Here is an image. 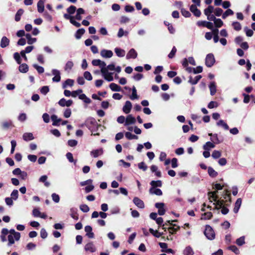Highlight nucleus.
Instances as JSON below:
<instances>
[{"label":"nucleus","instance_id":"1","mask_svg":"<svg viewBox=\"0 0 255 255\" xmlns=\"http://www.w3.org/2000/svg\"><path fill=\"white\" fill-rule=\"evenodd\" d=\"M92 63L94 66H99L102 76L106 80L110 82L114 80L113 73L107 71V66L104 61L95 59L92 61Z\"/></svg>","mask_w":255,"mask_h":255},{"label":"nucleus","instance_id":"2","mask_svg":"<svg viewBox=\"0 0 255 255\" xmlns=\"http://www.w3.org/2000/svg\"><path fill=\"white\" fill-rule=\"evenodd\" d=\"M204 234L209 240H213L215 237V234L213 229L209 225L206 226Z\"/></svg>","mask_w":255,"mask_h":255},{"label":"nucleus","instance_id":"3","mask_svg":"<svg viewBox=\"0 0 255 255\" xmlns=\"http://www.w3.org/2000/svg\"><path fill=\"white\" fill-rule=\"evenodd\" d=\"M215 62V59L212 54H209L206 58V65L208 67H211Z\"/></svg>","mask_w":255,"mask_h":255},{"label":"nucleus","instance_id":"4","mask_svg":"<svg viewBox=\"0 0 255 255\" xmlns=\"http://www.w3.org/2000/svg\"><path fill=\"white\" fill-rule=\"evenodd\" d=\"M155 206L158 209V213L159 215H163L165 214L166 209L163 203H157L155 204Z\"/></svg>","mask_w":255,"mask_h":255},{"label":"nucleus","instance_id":"5","mask_svg":"<svg viewBox=\"0 0 255 255\" xmlns=\"http://www.w3.org/2000/svg\"><path fill=\"white\" fill-rule=\"evenodd\" d=\"M59 105L61 107H70L73 104V101L71 100L66 101L65 99L62 98L58 102Z\"/></svg>","mask_w":255,"mask_h":255},{"label":"nucleus","instance_id":"6","mask_svg":"<svg viewBox=\"0 0 255 255\" xmlns=\"http://www.w3.org/2000/svg\"><path fill=\"white\" fill-rule=\"evenodd\" d=\"M32 214L34 217H39L43 219H46L47 218L46 214L45 213H41L37 208H35L33 210Z\"/></svg>","mask_w":255,"mask_h":255},{"label":"nucleus","instance_id":"7","mask_svg":"<svg viewBox=\"0 0 255 255\" xmlns=\"http://www.w3.org/2000/svg\"><path fill=\"white\" fill-rule=\"evenodd\" d=\"M101 55L105 58H109L112 57L113 53L111 50L103 49L101 51Z\"/></svg>","mask_w":255,"mask_h":255},{"label":"nucleus","instance_id":"8","mask_svg":"<svg viewBox=\"0 0 255 255\" xmlns=\"http://www.w3.org/2000/svg\"><path fill=\"white\" fill-rule=\"evenodd\" d=\"M85 250L87 252L93 253L96 251V249L94 244L92 242H90L85 245Z\"/></svg>","mask_w":255,"mask_h":255},{"label":"nucleus","instance_id":"9","mask_svg":"<svg viewBox=\"0 0 255 255\" xmlns=\"http://www.w3.org/2000/svg\"><path fill=\"white\" fill-rule=\"evenodd\" d=\"M132 108V104L130 102L128 101L125 103V105L123 108V112L126 114H128Z\"/></svg>","mask_w":255,"mask_h":255},{"label":"nucleus","instance_id":"10","mask_svg":"<svg viewBox=\"0 0 255 255\" xmlns=\"http://www.w3.org/2000/svg\"><path fill=\"white\" fill-rule=\"evenodd\" d=\"M136 122V120L131 115H128L126 120L125 126L134 124Z\"/></svg>","mask_w":255,"mask_h":255},{"label":"nucleus","instance_id":"11","mask_svg":"<svg viewBox=\"0 0 255 255\" xmlns=\"http://www.w3.org/2000/svg\"><path fill=\"white\" fill-rule=\"evenodd\" d=\"M52 74L54 75V77L52 79L53 81L56 82H59L61 80L60 72L57 70L54 69L52 70Z\"/></svg>","mask_w":255,"mask_h":255},{"label":"nucleus","instance_id":"12","mask_svg":"<svg viewBox=\"0 0 255 255\" xmlns=\"http://www.w3.org/2000/svg\"><path fill=\"white\" fill-rule=\"evenodd\" d=\"M137 56V53L134 49H131L127 55V58L128 59L133 58L135 59Z\"/></svg>","mask_w":255,"mask_h":255},{"label":"nucleus","instance_id":"13","mask_svg":"<svg viewBox=\"0 0 255 255\" xmlns=\"http://www.w3.org/2000/svg\"><path fill=\"white\" fill-rule=\"evenodd\" d=\"M133 202L138 208L142 209L144 207L143 202L137 197H134L133 198Z\"/></svg>","mask_w":255,"mask_h":255},{"label":"nucleus","instance_id":"14","mask_svg":"<svg viewBox=\"0 0 255 255\" xmlns=\"http://www.w3.org/2000/svg\"><path fill=\"white\" fill-rule=\"evenodd\" d=\"M85 231L86 233V236L89 238H93L94 233L92 232V228L90 226H87L85 228Z\"/></svg>","mask_w":255,"mask_h":255},{"label":"nucleus","instance_id":"15","mask_svg":"<svg viewBox=\"0 0 255 255\" xmlns=\"http://www.w3.org/2000/svg\"><path fill=\"white\" fill-rule=\"evenodd\" d=\"M190 10L197 17H199L201 15L200 11L197 8L195 5L192 4L191 5Z\"/></svg>","mask_w":255,"mask_h":255},{"label":"nucleus","instance_id":"16","mask_svg":"<svg viewBox=\"0 0 255 255\" xmlns=\"http://www.w3.org/2000/svg\"><path fill=\"white\" fill-rule=\"evenodd\" d=\"M46 0H39L37 3V10L40 13L43 12L44 9V2Z\"/></svg>","mask_w":255,"mask_h":255},{"label":"nucleus","instance_id":"17","mask_svg":"<svg viewBox=\"0 0 255 255\" xmlns=\"http://www.w3.org/2000/svg\"><path fill=\"white\" fill-rule=\"evenodd\" d=\"M107 71H116L117 73H120L121 71V68L120 66L115 67L114 64H111L107 66Z\"/></svg>","mask_w":255,"mask_h":255},{"label":"nucleus","instance_id":"18","mask_svg":"<svg viewBox=\"0 0 255 255\" xmlns=\"http://www.w3.org/2000/svg\"><path fill=\"white\" fill-rule=\"evenodd\" d=\"M242 203V200L241 198H238L235 204V207L234 208V212L235 213H237L239 212V209L241 206Z\"/></svg>","mask_w":255,"mask_h":255},{"label":"nucleus","instance_id":"19","mask_svg":"<svg viewBox=\"0 0 255 255\" xmlns=\"http://www.w3.org/2000/svg\"><path fill=\"white\" fill-rule=\"evenodd\" d=\"M103 153V150L102 149H98L96 150H92L91 152V155L94 157V158L98 157V156L101 155Z\"/></svg>","mask_w":255,"mask_h":255},{"label":"nucleus","instance_id":"20","mask_svg":"<svg viewBox=\"0 0 255 255\" xmlns=\"http://www.w3.org/2000/svg\"><path fill=\"white\" fill-rule=\"evenodd\" d=\"M51 120L53 121L52 125L55 126H58L60 125V122L62 121V120L61 119L58 118V117L55 115H52L51 116Z\"/></svg>","mask_w":255,"mask_h":255},{"label":"nucleus","instance_id":"21","mask_svg":"<svg viewBox=\"0 0 255 255\" xmlns=\"http://www.w3.org/2000/svg\"><path fill=\"white\" fill-rule=\"evenodd\" d=\"M85 13V10L82 8H79L76 11V14L74 18L77 20H81L82 19L81 14Z\"/></svg>","mask_w":255,"mask_h":255},{"label":"nucleus","instance_id":"22","mask_svg":"<svg viewBox=\"0 0 255 255\" xmlns=\"http://www.w3.org/2000/svg\"><path fill=\"white\" fill-rule=\"evenodd\" d=\"M149 193L150 194H155L158 196H160L162 194V192L160 189L154 187H151L149 189Z\"/></svg>","mask_w":255,"mask_h":255},{"label":"nucleus","instance_id":"23","mask_svg":"<svg viewBox=\"0 0 255 255\" xmlns=\"http://www.w3.org/2000/svg\"><path fill=\"white\" fill-rule=\"evenodd\" d=\"M150 169L151 171L155 173V175L158 177H160L161 176V174L160 171L158 170V167L154 165H152L150 167Z\"/></svg>","mask_w":255,"mask_h":255},{"label":"nucleus","instance_id":"24","mask_svg":"<svg viewBox=\"0 0 255 255\" xmlns=\"http://www.w3.org/2000/svg\"><path fill=\"white\" fill-rule=\"evenodd\" d=\"M74 81L72 79H68L66 80L62 85L63 88H66L67 86L72 87L74 85Z\"/></svg>","mask_w":255,"mask_h":255},{"label":"nucleus","instance_id":"25","mask_svg":"<svg viewBox=\"0 0 255 255\" xmlns=\"http://www.w3.org/2000/svg\"><path fill=\"white\" fill-rule=\"evenodd\" d=\"M9 43V39L7 37L4 36L2 38V39L1 40L0 46L2 48L5 47L8 45Z\"/></svg>","mask_w":255,"mask_h":255},{"label":"nucleus","instance_id":"26","mask_svg":"<svg viewBox=\"0 0 255 255\" xmlns=\"http://www.w3.org/2000/svg\"><path fill=\"white\" fill-rule=\"evenodd\" d=\"M47 178L46 175H43L39 178V181L43 183L45 186L48 187L50 185V183L47 181Z\"/></svg>","mask_w":255,"mask_h":255},{"label":"nucleus","instance_id":"27","mask_svg":"<svg viewBox=\"0 0 255 255\" xmlns=\"http://www.w3.org/2000/svg\"><path fill=\"white\" fill-rule=\"evenodd\" d=\"M23 138L25 141L31 140L34 139L32 133L26 132L23 134Z\"/></svg>","mask_w":255,"mask_h":255},{"label":"nucleus","instance_id":"28","mask_svg":"<svg viewBox=\"0 0 255 255\" xmlns=\"http://www.w3.org/2000/svg\"><path fill=\"white\" fill-rule=\"evenodd\" d=\"M25 36L27 40V43L28 44H32L36 41V38H32L31 35L29 33L26 34Z\"/></svg>","mask_w":255,"mask_h":255},{"label":"nucleus","instance_id":"29","mask_svg":"<svg viewBox=\"0 0 255 255\" xmlns=\"http://www.w3.org/2000/svg\"><path fill=\"white\" fill-rule=\"evenodd\" d=\"M216 191L209 192L208 194L209 195V199L210 202H213V201H216L217 198V197L215 196L216 194Z\"/></svg>","mask_w":255,"mask_h":255},{"label":"nucleus","instance_id":"30","mask_svg":"<svg viewBox=\"0 0 255 255\" xmlns=\"http://www.w3.org/2000/svg\"><path fill=\"white\" fill-rule=\"evenodd\" d=\"M115 51L117 55L119 57H123L125 55V51L119 48H116Z\"/></svg>","mask_w":255,"mask_h":255},{"label":"nucleus","instance_id":"31","mask_svg":"<svg viewBox=\"0 0 255 255\" xmlns=\"http://www.w3.org/2000/svg\"><path fill=\"white\" fill-rule=\"evenodd\" d=\"M110 89L113 91H120L121 90V87L118 85L112 83L110 85Z\"/></svg>","mask_w":255,"mask_h":255},{"label":"nucleus","instance_id":"32","mask_svg":"<svg viewBox=\"0 0 255 255\" xmlns=\"http://www.w3.org/2000/svg\"><path fill=\"white\" fill-rule=\"evenodd\" d=\"M214 7L213 6L209 5L207 8L204 9V14L206 16L211 14V13L214 12Z\"/></svg>","mask_w":255,"mask_h":255},{"label":"nucleus","instance_id":"33","mask_svg":"<svg viewBox=\"0 0 255 255\" xmlns=\"http://www.w3.org/2000/svg\"><path fill=\"white\" fill-rule=\"evenodd\" d=\"M79 98L83 100L86 104H89L91 101L85 94L82 93L79 96Z\"/></svg>","mask_w":255,"mask_h":255},{"label":"nucleus","instance_id":"34","mask_svg":"<svg viewBox=\"0 0 255 255\" xmlns=\"http://www.w3.org/2000/svg\"><path fill=\"white\" fill-rule=\"evenodd\" d=\"M184 254L185 255H193L194 252L191 247L188 246L184 250Z\"/></svg>","mask_w":255,"mask_h":255},{"label":"nucleus","instance_id":"35","mask_svg":"<svg viewBox=\"0 0 255 255\" xmlns=\"http://www.w3.org/2000/svg\"><path fill=\"white\" fill-rule=\"evenodd\" d=\"M209 88L210 90L211 94L212 95H214L216 92V87L214 82H212L210 83L209 85Z\"/></svg>","mask_w":255,"mask_h":255},{"label":"nucleus","instance_id":"36","mask_svg":"<svg viewBox=\"0 0 255 255\" xmlns=\"http://www.w3.org/2000/svg\"><path fill=\"white\" fill-rule=\"evenodd\" d=\"M217 125L218 126L222 127L224 129L228 130L229 129V127L228 125L223 121V120H219L217 123Z\"/></svg>","mask_w":255,"mask_h":255},{"label":"nucleus","instance_id":"37","mask_svg":"<svg viewBox=\"0 0 255 255\" xmlns=\"http://www.w3.org/2000/svg\"><path fill=\"white\" fill-rule=\"evenodd\" d=\"M28 67L26 64H22L19 67V71L22 73H26L28 71Z\"/></svg>","mask_w":255,"mask_h":255},{"label":"nucleus","instance_id":"38","mask_svg":"<svg viewBox=\"0 0 255 255\" xmlns=\"http://www.w3.org/2000/svg\"><path fill=\"white\" fill-rule=\"evenodd\" d=\"M215 147V144L211 142H207L203 146V148L205 150H209L210 149L213 148Z\"/></svg>","mask_w":255,"mask_h":255},{"label":"nucleus","instance_id":"39","mask_svg":"<svg viewBox=\"0 0 255 255\" xmlns=\"http://www.w3.org/2000/svg\"><path fill=\"white\" fill-rule=\"evenodd\" d=\"M201 76L200 75L197 76L193 79L192 77H190L189 79V82L193 85L196 84L201 79Z\"/></svg>","mask_w":255,"mask_h":255},{"label":"nucleus","instance_id":"40","mask_svg":"<svg viewBox=\"0 0 255 255\" xmlns=\"http://www.w3.org/2000/svg\"><path fill=\"white\" fill-rule=\"evenodd\" d=\"M9 232L11 235H14V239L16 241L19 240L20 237L19 233L16 232L14 230H10Z\"/></svg>","mask_w":255,"mask_h":255},{"label":"nucleus","instance_id":"41","mask_svg":"<svg viewBox=\"0 0 255 255\" xmlns=\"http://www.w3.org/2000/svg\"><path fill=\"white\" fill-rule=\"evenodd\" d=\"M212 217V214L211 212H207L203 214L201 216V220H209Z\"/></svg>","mask_w":255,"mask_h":255},{"label":"nucleus","instance_id":"42","mask_svg":"<svg viewBox=\"0 0 255 255\" xmlns=\"http://www.w3.org/2000/svg\"><path fill=\"white\" fill-rule=\"evenodd\" d=\"M85 30L83 28H81L78 29L75 34V36L77 39H79L81 38V36L84 34L85 33Z\"/></svg>","mask_w":255,"mask_h":255},{"label":"nucleus","instance_id":"43","mask_svg":"<svg viewBox=\"0 0 255 255\" xmlns=\"http://www.w3.org/2000/svg\"><path fill=\"white\" fill-rule=\"evenodd\" d=\"M125 136L128 139H137L138 138V137L137 136L134 135V134H132L131 133H130V132H126L125 133Z\"/></svg>","mask_w":255,"mask_h":255},{"label":"nucleus","instance_id":"44","mask_svg":"<svg viewBox=\"0 0 255 255\" xmlns=\"http://www.w3.org/2000/svg\"><path fill=\"white\" fill-rule=\"evenodd\" d=\"M150 185L152 186V187L155 188L156 187H161L162 185V182L160 180L158 181H152L150 182Z\"/></svg>","mask_w":255,"mask_h":255},{"label":"nucleus","instance_id":"45","mask_svg":"<svg viewBox=\"0 0 255 255\" xmlns=\"http://www.w3.org/2000/svg\"><path fill=\"white\" fill-rule=\"evenodd\" d=\"M23 10L22 9H19L15 16V20L16 21H18L20 19V16L23 14Z\"/></svg>","mask_w":255,"mask_h":255},{"label":"nucleus","instance_id":"46","mask_svg":"<svg viewBox=\"0 0 255 255\" xmlns=\"http://www.w3.org/2000/svg\"><path fill=\"white\" fill-rule=\"evenodd\" d=\"M132 94L130 96V98L131 100H134V99H138V96H137V93H136V90L135 88L134 87H133L132 88Z\"/></svg>","mask_w":255,"mask_h":255},{"label":"nucleus","instance_id":"47","mask_svg":"<svg viewBox=\"0 0 255 255\" xmlns=\"http://www.w3.org/2000/svg\"><path fill=\"white\" fill-rule=\"evenodd\" d=\"M234 14V12L231 9H228L222 15V17L225 18L229 15H231Z\"/></svg>","mask_w":255,"mask_h":255},{"label":"nucleus","instance_id":"48","mask_svg":"<svg viewBox=\"0 0 255 255\" xmlns=\"http://www.w3.org/2000/svg\"><path fill=\"white\" fill-rule=\"evenodd\" d=\"M208 173L210 176L213 177H216L218 174L217 172L211 167H209Z\"/></svg>","mask_w":255,"mask_h":255},{"label":"nucleus","instance_id":"49","mask_svg":"<svg viewBox=\"0 0 255 255\" xmlns=\"http://www.w3.org/2000/svg\"><path fill=\"white\" fill-rule=\"evenodd\" d=\"M214 23L215 26L217 27H221L223 25V22L219 18H217Z\"/></svg>","mask_w":255,"mask_h":255},{"label":"nucleus","instance_id":"50","mask_svg":"<svg viewBox=\"0 0 255 255\" xmlns=\"http://www.w3.org/2000/svg\"><path fill=\"white\" fill-rule=\"evenodd\" d=\"M73 66V63L72 61H68L65 65V70L66 71H69L72 69Z\"/></svg>","mask_w":255,"mask_h":255},{"label":"nucleus","instance_id":"51","mask_svg":"<svg viewBox=\"0 0 255 255\" xmlns=\"http://www.w3.org/2000/svg\"><path fill=\"white\" fill-rule=\"evenodd\" d=\"M245 237H241L236 240V244L238 246H242L245 244Z\"/></svg>","mask_w":255,"mask_h":255},{"label":"nucleus","instance_id":"52","mask_svg":"<svg viewBox=\"0 0 255 255\" xmlns=\"http://www.w3.org/2000/svg\"><path fill=\"white\" fill-rule=\"evenodd\" d=\"M212 156L214 158H218L221 156V152L218 150L213 151Z\"/></svg>","mask_w":255,"mask_h":255},{"label":"nucleus","instance_id":"53","mask_svg":"<svg viewBox=\"0 0 255 255\" xmlns=\"http://www.w3.org/2000/svg\"><path fill=\"white\" fill-rule=\"evenodd\" d=\"M18 192L17 190H14L11 193V198L14 200H16L18 198Z\"/></svg>","mask_w":255,"mask_h":255},{"label":"nucleus","instance_id":"54","mask_svg":"<svg viewBox=\"0 0 255 255\" xmlns=\"http://www.w3.org/2000/svg\"><path fill=\"white\" fill-rule=\"evenodd\" d=\"M13 57H14V58L15 59V60L16 61V62H17L18 64H20L21 63V58H20V54L18 53V52H16L13 55Z\"/></svg>","mask_w":255,"mask_h":255},{"label":"nucleus","instance_id":"55","mask_svg":"<svg viewBox=\"0 0 255 255\" xmlns=\"http://www.w3.org/2000/svg\"><path fill=\"white\" fill-rule=\"evenodd\" d=\"M76 10V8L75 6L71 5L67 8V12L69 14H73Z\"/></svg>","mask_w":255,"mask_h":255},{"label":"nucleus","instance_id":"56","mask_svg":"<svg viewBox=\"0 0 255 255\" xmlns=\"http://www.w3.org/2000/svg\"><path fill=\"white\" fill-rule=\"evenodd\" d=\"M149 232L154 236H155V237H157V238L160 237L161 236V234L160 233L158 232L157 231H154L152 229H149Z\"/></svg>","mask_w":255,"mask_h":255},{"label":"nucleus","instance_id":"57","mask_svg":"<svg viewBox=\"0 0 255 255\" xmlns=\"http://www.w3.org/2000/svg\"><path fill=\"white\" fill-rule=\"evenodd\" d=\"M233 26L234 27V28L236 30H240L241 29V24L238 22H234L233 23Z\"/></svg>","mask_w":255,"mask_h":255},{"label":"nucleus","instance_id":"58","mask_svg":"<svg viewBox=\"0 0 255 255\" xmlns=\"http://www.w3.org/2000/svg\"><path fill=\"white\" fill-rule=\"evenodd\" d=\"M214 12L216 16H219L223 13V10L220 8H216L214 9Z\"/></svg>","mask_w":255,"mask_h":255},{"label":"nucleus","instance_id":"59","mask_svg":"<svg viewBox=\"0 0 255 255\" xmlns=\"http://www.w3.org/2000/svg\"><path fill=\"white\" fill-rule=\"evenodd\" d=\"M84 77L86 79L88 80L91 81L92 80V76L91 73L88 71H86L84 72Z\"/></svg>","mask_w":255,"mask_h":255},{"label":"nucleus","instance_id":"60","mask_svg":"<svg viewBox=\"0 0 255 255\" xmlns=\"http://www.w3.org/2000/svg\"><path fill=\"white\" fill-rule=\"evenodd\" d=\"M124 34H125L126 35H127L128 34V31H124V29L122 28H120L119 30V32H118V36L119 37H122Z\"/></svg>","mask_w":255,"mask_h":255},{"label":"nucleus","instance_id":"61","mask_svg":"<svg viewBox=\"0 0 255 255\" xmlns=\"http://www.w3.org/2000/svg\"><path fill=\"white\" fill-rule=\"evenodd\" d=\"M218 106V104L216 102L212 101L209 103V104L208 105V107L209 109H213L214 108H216Z\"/></svg>","mask_w":255,"mask_h":255},{"label":"nucleus","instance_id":"62","mask_svg":"<svg viewBox=\"0 0 255 255\" xmlns=\"http://www.w3.org/2000/svg\"><path fill=\"white\" fill-rule=\"evenodd\" d=\"M82 93V90L81 89H79L76 91H73L72 92V97H76L78 95H80Z\"/></svg>","mask_w":255,"mask_h":255},{"label":"nucleus","instance_id":"63","mask_svg":"<svg viewBox=\"0 0 255 255\" xmlns=\"http://www.w3.org/2000/svg\"><path fill=\"white\" fill-rule=\"evenodd\" d=\"M80 209L84 212H89L90 209L89 207L85 204H83L80 206Z\"/></svg>","mask_w":255,"mask_h":255},{"label":"nucleus","instance_id":"64","mask_svg":"<svg viewBox=\"0 0 255 255\" xmlns=\"http://www.w3.org/2000/svg\"><path fill=\"white\" fill-rule=\"evenodd\" d=\"M229 249L231 250L237 255L239 254L240 253L239 249L235 246L229 247Z\"/></svg>","mask_w":255,"mask_h":255}]
</instances>
